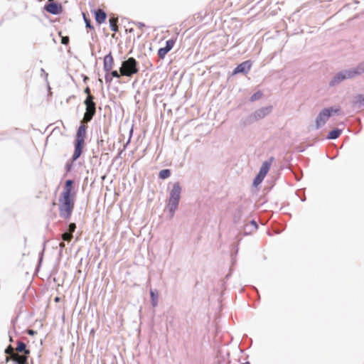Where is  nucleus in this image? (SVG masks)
Returning a JSON list of instances; mask_svg holds the SVG:
<instances>
[{
    "instance_id": "nucleus-35",
    "label": "nucleus",
    "mask_w": 364,
    "mask_h": 364,
    "mask_svg": "<svg viewBox=\"0 0 364 364\" xmlns=\"http://www.w3.org/2000/svg\"><path fill=\"white\" fill-rule=\"evenodd\" d=\"M132 23L133 24H134V25H136L138 26V28H140V29H142L143 28L145 27V24L144 23H141V22L133 21Z\"/></svg>"
},
{
    "instance_id": "nucleus-23",
    "label": "nucleus",
    "mask_w": 364,
    "mask_h": 364,
    "mask_svg": "<svg viewBox=\"0 0 364 364\" xmlns=\"http://www.w3.org/2000/svg\"><path fill=\"white\" fill-rule=\"evenodd\" d=\"M73 235L70 232H65L62 234V239L63 241L70 242L73 239Z\"/></svg>"
},
{
    "instance_id": "nucleus-25",
    "label": "nucleus",
    "mask_w": 364,
    "mask_h": 364,
    "mask_svg": "<svg viewBox=\"0 0 364 364\" xmlns=\"http://www.w3.org/2000/svg\"><path fill=\"white\" fill-rule=\"evenodd\" d=\"M264 177L265 176H263V175H261V173H258L253 181V184L255 186H257L258 184L261 183Z\"/></svg>"
},
{
    "instance_id": "nucleus-36",
    "label": "nucleus",
    "mask_w": 364,
    "mask_h": 364,
    "mask_svg": "<svg viewBox=\"0 0 364 364\" xmlns=\"http://www.w3.org/2000/svg\"><path fill=\"white\" fill-rule=\"evenodd\" d=\"M61 43L63 45H68V43H69V37H68V36L63 37L62 39H61Z\"/></svg>"
},
{
    "instance_id": "nucleus-11",
    "label": "nucleus",
    "mask_w": 364,
    "mask_h": 364,
    "mask_svg": "<svg viewBox=\"0 0 364 364\" xmlns=\"http://www.w3.org/2000/svg\"><path fill=\"white\" fill-rule=\"evenodd\" d=\"M114 65V59L112 55V53L109 52L104 58L103 68L106 73L111 71Z\"/></svg>"
},
{
    "instance_id": "nucleus-42",
    "label": "nucleus",
    "mask_w": 364,
    "mask_h": 364,
    "mask_svg": "<svg viewBox=\"0 0 364 364\" xmlns=\"http://www.w3.org/2000/svg\"><path fill=\"white\" fill-rule=\"evenodd\" d=\"M35 333V331L33 330H29L28 331V334L29 335H33Z\"/></svg>"
},
{
    "instance_id": "nucleus-30",
    "label": "nucleus",
    "mask_w": 364,
    "mask_h": 364,
    "mask_svg": "<svg viewBox=\"0 0 364 364\" xmlns=\"http://www.w3.org/2000/svg\"><path fill=\"white\" fill-rule=\"evenodd\" d=\"M83 18H84L86 27L89 28L90 29H93L94 28L91 24L90 20L87 18L85 14H83Z\"/></svg>"
},
{
    "instance_id": "nucleus-29",
    "label": "nucleus",
    "mask_w": 364,
    "mask_h": 364,
    "mask_svg": "<svg viewBox=\"0 0 364 364\" xmlns=\"http://www.w3.org/2000/svg\"><path fill=\"white\" fill-rule=\"evenodd\" d=\"M250 225H251L252 228H251V230H250V231H249L250 232L257 230L258 225H257V222L255 220H251Z\"/></svg>"
},
{
    "instance_id": "nucleus-15",
    "label": "nucleus",
    "mask_w": 364,
    "mask_h": 364,
    "mask_svg": "<svg viewBox=\"0 0 364 364\" xmlns=\"http://www.w3.org/2000/svg\"><path fill=\"white\" fill-rule=\"evenodd\" d=\"M349 70L352 77L364 73V62L360 63L356 68H350Z\"/></svg>"
},
{
    "instance_id": "nucleus-16",
    "label": "nucleus",
    "mask_w": 364,
    "mask_h": 364,
    "mask_svg": "<svg viewBox=\"0 0 364 364\" xmlns=\"http://www.w3.org/2000/svg\"><path fill=\"white\" fill-rule=\"evenodd\" d=\"M353 107L360 108L364 107V95H358L353 101Z\"/></svg>"
},
{
    "instance_id": "nucleus-17",
    "label": "nucleus",
    "mask_w": 364,
    "mask_h": 364,
    "mask_svg": "<svg viewBox=\"0 0 364 364\" xmlns=\"http://www.w3.org/2000/svg\"><path fill=\"white\" fill-rule=\"evenodd\" d=\"M150 297H151V304L153 307H156L158 306V300H159V293L156 289H151L150 290Z\"/></svg>"
},
{
    "instance_id": "nucleus-31",
    "label": "nucleus",
    "mask_w": 364,
    "mask_h": 364,
    "mask_svg": "<svg viewBox=\"0 0 364 364\" xmlns=\"http://www.w3.org/2000/svg\"><path fill=\"white\" fill-rule=\"evenodd\" d=\"M76 229V225L75 223H70L68 225V229L67 232H70L72 234L75 232Z\"/></svg>"
},
{
    "instance_id": "nucleus-38",
    "label": "nucleus",
    "mask_w": 364,
    "mask_h": 364,
    "mask_svg": "<svg viewBox=\"0 0 364 364\" xmlns=\"http://www.w3.org/2000/svg\"><path fill=\"white\" fill-rule=\"evenodd\" d=\"M59 246H60V251H62L65 247V242L64 241L63 242H61L60 244H59Z\"/></svg>"
},
{
    "instance_id": "nucleus-41",
    "label": "nucleus",
    "mask_w": 364,
    "mask_h": 364,
    "mask_svg": "<svg viewBox=\"0 0 364 364\" xmlns=\"http://www.w3.org/2000/svg\"><path fill=\"white\" fill-rule=\"evenodd\" d=\"M71 169V165L67 164H66V170L67 171H69Z\"/></svg>"
},
{
    "instance_id": "nucleus-7",
    "label": "nucleus",
    "mask_w": 364,
    "mask_h": 364,
    "mask_svg": "<svg viewBox=\"0 0 364 364\" xmlns=\"http://www.w3.org/2000/svg\"><path fill=\"white\" fill-rule=\"evenodd\" d=\"M353 78L351 74L350 73L349 69L343 70L338 73H337L331 80L329 82V85L331 87H335L339 85L341 82L346 79Z\"/></svg>"
},
{
    "instance_id": "nucleus-12",
    "label": "nucleus",
    "mask_w": 364,
    "mask_h": 364,
    "mask_svg": "<svg viewBox=\"0 0 364 364\" xmlns=\"http://www.w3.org/2000/svg\"><path fill=\"white\" fill-rule=\"evenodd\" d=\"M86 131H87V126L85 124H83L82 122H81V124L80 125V127H78V129L77 130L75 141L85 142Z\"/></svg>"
},
{
    "instance_id": "nucleus-46",
    "label": "nucleus",
    "mask_w": 364,
    "mask_h": 364,
    "mask_svg": "<svg viewBox=\"0 0 364 364\" xmlns=\"http://www.w3.org/2000/svg\"><path fill=\"white\" fill-rule=\"evenodd\" d=\"M16 320H17V317H16L15 319L12 321V322L14 323Z\"/></svg>"
},
{
    "instance_id": "nucleus-8",
    "label": "nucleus",
    "mask_w": 364,
    "mask_h": 364,
    "mask_svg": "<svg viewBox=\"0 0 364 364\" xmlns=\"http://www.w3.org/2000/svg\"><path fill=\"white\" fill-rule=\"evenodd\" d=\"M252 67V62L250 60H246L240 63L233 70L232 75H237L239 73L246 74L247 73Z\"/></svg>"
},
{
    "instance_id": "nucleus-3",
    "label": "nucleus",
    "mask_w": 364,
    "mask_h": 364,
    "mask_svg": "<svg viewBox=\"0 0 364 364\" xmlns=\"http://www.w3.org/2000/svg\"><path fill=\"white\" fill-rule=\"evenodd\" d=\"M272 109V106H267L262 107L257 110H256L254 113L251 114L250 115L247 116L246 118L242 119L241 120V124L243 126H247L249 124H251L254 123L255 122L263 119L266 116H267Z\"/></svg>"
},
{
    "instance_id": "nucleus-19",
    "label": "nucleus",
    "mask_w": 364,
    "mask_h": 364,
    "mask_svg": "<svg viewBox=\"0 0 364 364\" xmlns=\"http://www.w3.org/2000/svg\"><path fill=\"white\" fill-rule=\"evenodd\" d=\"M342 133V130L340 129H334L328 132L327 139H336L340 136Z\"/></svg>"
},
{
    "instance_id": "nucleus-9",
    "label": "nucleus",
    "mask_w": 364,
    "mask_h": 364,
    "mask_svg": "<svg viewBox=\"0 0 364 364\" xmlns=\"http://www.w3.org/2000/svg\"><path fill=\"white\" fill-rule=\"evenodd\" d=\"M44 9L48 13L54 15L60 14L62 12V6L57 2H50L46 4Z\"/></svg>"
},
{
    "instance_id": "nucleus-37",
    "label": "nucleus",
    "mask_w": 364,
    "mask_h": 364,
    "mask_svg": "<svg viewBox=\"0 0 364 364\" xmlns=\"http://www.w3.org/2000/svg\"><path fill=\"white\" fill-rule=\"evenodd\" d=\"M132 133H133V129L132 128L130 132H129V139L128 141H127L125 146H124V148L126 147V146L131 141V138H132Z\"/></svg>"
},
{
    "instance_id": "nucleus-2",
    "label": "nucleus",
    "mask_w": 364,
    "mask_h": 364,
    "mask_svg": "<svg viewBox=\"0 0 364 364\" xmlns=\"http://www.w3.org/2000/svg\"><path fill=\"white\" fill-rule=\"evenodd\" d=\"M181 194V187L179 182L173 184L172 189L170 191L168 203L166 209L169 213L170 218H172L176 210L178 209Z\"/></svg>"
},
{
    "instance_id": "nucleus-27",
    "label": "nucleus",
    "mask_w": 364,
    "mask_h": 364,
    "mask_svg": "<svg viewBox=\"0 0 364 364\" xmlns=\"http://www.w3.org/2000/svg\"><path fill=\"white\" fill-rule=\"evenodd\" d=\"M262 95V93L260 92V91H258V92H255L251 97H250V100L251 102H255L256 100H258L259 99L261 98Z\"/></svg>"
},
{
    "instance_id": "nucleus-13",
    "label": "nucleus",
    "mask_w": 364,
    "mask_h": 364,
    "mask_svg": "<svg viewBox=\"0 0 364 364\" xmlns=\"http://www.w3.org/2000/svg\"><path fill=\"white\" fill-rule=\"evenodd\" d=\"M273 160H274V158L271 157L269 161H264L262 163V166L260 167L259 171V173H261V175H263V176H265L267 175V173H268V171L270 168L272 161Z\"/></svg>"
},
{
    "instance_id": "nucleus-6",
    "label": "nucleus",
    "mask_w": 364,
    "mask_h": 364,
    "mask_svg": "<svg viewBox=\"0 0 364 364\" xmlns=\"http://www.w3.org/2000/svg\"><path fill=\"white\" fill-rule=\"evenodd\" d=\"M338 109H333V107H328L323 109L318 116L316 118V125L315 127L316 129H320L323 127L326 122L328 120L330 117L333 113H337Z\"/></svg>"
},
{
    "instance_id": "nucleus-22",
    "label": "nucleus",
    "mask_w": 364,
    "mask_h": 364,
    "mask_svg": "<svg viewBox=\"0 0 364 364\" xmlns=\"http://www.w3.org/2000/svg\"><path fill=\"white\" fill-rule=\"evenodd\" d=\"M4 353L8 355H11L12 357V360L14 362V355H16V352L14 351V348L11 345L6 348Z\"/></svg>"
},
{
    "instance_id": "nucleus-10",
    "label": "nucleus",
    "mask_w": 364,
    "mask_h": 364,
    "mask_svg": "<svg viewBox=\"0 0 364 364\" xmlns=\"http://www.w3.org/2000/svg\"><path fill=\"white\" fill-rule=\"evenodd\" d=\"M84 145H85V142L77 141H74L75 149H74V152L72 156V158H71L72 161H75L77 159L80 158V156H81V154L82 153V149H83Z\"/></svg>"
},
{
    "instance_id": "nucleus-21",
    "label": "nucleus",
    "mask_w": 364,
    "mask_h": 364,
    "mask_svg": "<svg viewBox=\"0 0 364 364\" xmlns=\"http://www.w3.org/2000/svg\"><path fill=\"white\" fill-rule=\"evenodd\" d=\"M171 171L169 169H163L159 171V177L161 179L168 178L171 176Z\"/></svg>"
},
{
    "instance_id": "nucleus-40",
    "label": "nucleus",
    "mask_w": 364,
    "mask_h": 364,
    "mask_svg": "<svg viewBox=\"0 0 364 364\" xmlns=\"http://www.w3.org/2000/svg\"><path fill=\"white\" fill-rule=\"evenodd\" d=\"M85 92L87 95V96H89V95H91V94H90V89L89 88V87H87L85 89Z\"/></svg>"
},
{
    "instance_id": "nucleus-18",
    "label": "nucleus",
    "mask_w": 364,
    "mask_h": 364,
    "mask_svg": "<svg viewBox=\"0 0 364 364\" xmlns=\"http://www.w3.org/2000/svg\"><path fill=\"white\" fill-rule=\"evenodd\" d=\"M95 114V112H94L93 110L86 109V112L84 114L83 119L81 122L85 124L90 122Z\"/></svg>"
},
{
    "instance_id": "nucleus-47",
    "label": "nucleus",
    "mask_w": 364,
    "mask_h": 364,
    "mask_svg": "<svg viewBox=\"0 0 364 364\" xmlns=\"http://www.w3.org/2000/svg\"><path fill=\"white\" fill-rule=\"evenodd\" d=\"M10 341H13V338L10 336Z\"/></svg>"
},
{
    "instance_id": "nucleus-26",
    "label": "nucleus",
    "mask_w": 364,
    "mask_h": 364,
    "mask_svg": "<svg viewBox=\"0 0 364 364\" xmlns=\"http://www.w3.org/2000/svg\"><path fill=\"white\" fill-rule=\"evenodd\" d=\"M175 42L176 40L173 38L166 41L165 48L170 51L173 48Z\"/></svg>"
},
{
    "instance_id": "nucleus-28",
    "label": "nucleus",
    "mask_w": 364,
    "mask_h": 364,
    "mask_svg": "<svg viewBox=\"0 0 364 364\" xmlns=\"http://www.w3.org/2000/svg\"><path fill=\"white\" fill-rule=\"evenodd\" d=\"M94 99H95V97L92 95H89V96H87V98L85 99V100L84 102L85 105H86V107H90V105H91V103L94 102Z\"/></svg>"
},
{
    "instance_id": "nucleus-44",
    "label": "nucleus",
    "mask_w": 364,
    "mask_h": 364,
    "mask_svg": "<svg viewBox=\"0 0 364 364\" xmlns=\"http://www.w3.org/2000/svg\"><path fill=\"white\" fill-rule=\"evenodd\" d=\"M59 299H59V297H55V301H59Z\"/></svg>"
},
{
    "instance_id": "nucleus-34",
    "label": "nucleus",
    "mask_w": 364,
    "mask_h": 364,
    "mask_svg": "<svg viewBox=\"0 0 364 364\" xmlns=\"http://www.w3.org/2000/svg\"><path fill=\"white\" fill-rule=\"evenodd\" d=\"M86 109L93 110L94 112H96V104H95V102H94L93 103H91V105H90V107H86Z\"/></svg>"
},
{
    "instance_id": "nucleus-33",
    "label": "nucleus",
    "mask_w": 364,
    "mask_h": 364,
    "mask_svg": "<svg viewBox=\"0 0 364 364\" xmlns=\"http://www.w3.org/2000/svg\"><path fill=\"white\" fill-rule=\"evenodd\" d=\"M105 79L106 82L110 83L112 80V77L111 76L110 74H109V73H107V74L105 76Z\"/></svg>"
},
{
    "instance_id": "nucleus-43",
    "label": "nucleus",
    "mask_w": 364,
    "mask_h": 364,
    "mask_svg": "<svg viewBox=\"0 0 364 364\" xmlns=\"http://www.w3.org/2000/svg\"><path fill=\"white\" fill-rule=\"evenodd\" d=\"M43 255V250L42 251V252H41V257H40L39 262H41V261H42Z\"/></svg>"
},
{
    "instance_id": "nucleus-14",
    "label": "nucleus",
    "mask_w": 364,
    "mask_h": 364,
    "mask_svg": "<svg viewBox=\"0 0 364 364\" xmlns=\"http://www.w3.org/2000/svg\"><path fill=\"white\" fill-rule=\"evenodd\" d=\"M95 21L98 24L104 23L107 18L106 13L102 9H97L95 11Z\"/></svg>"
},
{
    "instance_id": "nucleus-39",
    "label": "nucleus",
    "mask_w": 364,
    "mask_h": 364,
    "mask_svg": "<svg viewBox=\"0 0 364 364\" xmlns=\"http://www.w3.org/2000/svg\"><path fill=\"white\" fill-rule=\"evenodd\" d=\"M10 360H12V357L11 355H7L5 359V362L9 363Z\"/></svg>"
},
{
    "instance_id": "nucleus-32",
    "label": "nucleus",
    "mask_w": 364,
    "mask_h": 364,
    "mask_svg": "<svg viewBox=\"0 0 364 364\" xmlns=\"http://www.w3.org/2000/svg\"><path fill=\"white\" fill-rule=\"evenodd\" d=\"M110 75L111 76L113 77H115V78H119L120 77V75L119 74V73L117 71V70H112L110 71Z\"/></svg>"
},
{
    "instance_id": "nucleus-45",
    "label": "nucleus",
    "mask_w": 364,
    "mask_h": 364,
    "mask_svg": "<svg viewBox=\"0 0 364 364\" xmlns=\"http://www.w3.org/2000/svg\"><path fill=\"white\" fill-rule=\"evenodd\" d=\"M133 31H134V29H133V28H129V32H130V33H131V32H133Z\"/></svg>"
},
{
    "instance_id": "nucleus-20",
    "label": "nucleus",
    "mask_w": 364,
    "mask_h": 364,
    "mask_svg": "<svg viewBox=\"0 0 364 364\" xmlns=\"http://www.w3.org/2000/svg\"><path fill=\"white\" fill-rule=\"evenodd\" d=\"M109 26L112 31L117 32L118 31L117 22L118 19L116 17L109 18Z\"/></svg>"
},
{
    "instance_id": "nucleus-24",
    "label": "nucleus",
    "mask_w": 364,
    "mask_h": 364,
    "mask_svg": "<svg viewBox=\"0 0 364 364\" xmlns=\"http://www.w3.org/2000/svg\"><path fill=\"white\" fill-rule=\"evenodd\" d=\"M169 52L165 47L160 48L158 50V55L160 58L163 59L166 55Z\"/></svg>"
},
{
    "instance_id": "nucleus-4",
    "label": "nucleus",
    "mask_w": 364,
    "mask_h": 364,
    "mask_svg": "<svg viewBox=\"0 0 364 364\" xmlns=\"http://www.w3.org/2000/svg\"><path fill=\"white\" fill-rule=\"evenodd\" d=\"M139 63L133 57L124 60L119 71L122 75L131 77L139 72Z\"/></svg>"
},
{
    "instance_id": "nucleus-48",
    "label": "nucleus",
    "mask_w": 364,
    "mask_h": 364,
    "mask_svg": "<svg viewBox=\"0 0 364 364\" xmlns=\"http://www.w3.org/2000/svg\"><path fill=\"white\" fill-rule=\"evenodd\" d=\"M241 364H250L249 363H241Z\"/></svg>"
},
{
    "instance_id": "nucleus-5",
    "label": "nucleus",
    "mask_w": 364,
    "mask_h": 364,
    "mask_svg": "<svg viewBox=\"0 0 364 364\" xmlns=\"http://www.w3.org/2000/svg\"><path fill=\"white\" fill-rule=\"evenodd\" d=\"M16 355H14L15 364H28V359L30 354V350L26 348V345L24 342L18 341L16 346Z\"/></svg>"
},
{
    "instance_id": "nucleus-1",
    "label": "nucleus",
    "mask_w": 364,
    "mask_h": 364,
    "mask_svg": "<svg viewBox=\"0 0 364 364\" xmlns=\"http://www.w3.org/2000/svg\"><path fill=\"white\" fill-rule=\"evenodd\" d=\"M74 181L68 179L65 182L64 189L59 197V212L61 218L68 219L70 218L75 206L74 195L72 194Z\"/></svg>"
}]
</instances>
